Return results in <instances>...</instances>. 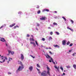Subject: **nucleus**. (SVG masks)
I'll use <instances>...</instances> for the list:
<instances>
[{"label": "nucleus", "mask_w": 76, "mask_h": 76, "mask_svg": "<svg viewBox=\"0 0 76 76\" xmlns=\"http://www.w3.org/2000/svg\"><path fill=\"white\" fill-rule=\"evenodd\" d=\"M18 64H21V66H19L18 68V70L16 71L17 73H18V72H20V71H21L22 70V69H23L24 68L23 65V64H22V62L19 61H18Z\"/></svg>", "instance_id": "1"}, {"label": "nucleus", "mask_w": 76, "mask_h": 76, "mask_svg": "<svg viewBox=\"0 0 76 76\" xmlns=\"http://www.w3.org/2000/svg\"><path fill=\"white\" fill-rule=\"evenodd\" d=\"M41 75L42 76H47V74H46V71H44L41 73Z\"/></svg>", "instance_id": "2"}, {"label": "nucleus", "mask_w": 76, "mask_h": 76, "mask_svg": "<svg viewBox=\"0 0 76 76\" xmlns=\"http://www.w3.org/2000/svg\"><path fill=\"white\" fill-rule=\"evenodd\" d=\"M47 69L48 71L47 72V74H48L49 76H50V68H49V67H48V66L47 67Z\"/></svg>", "instance_id": "3"}, {"label": "nucleus", "mask_w": 76, "mask_h": 76, "mask_svg": "<svg viewBox=\"0 0 76 76\" xmlns=\"http://www.w3.org/2000/svg\"><path fill=\"white\" fill-rule=\"evenodd\" d=\"M66 40H63L62 41V45H66Z\"/></svg>", "instance_id": "4"}, {"label": "nucleus", "mask_w": 76, "mask_h": 76, "mask_svg": "<svg viewBox=\"0 0 76 76\" xmlns=\"http://www.w3.org/2000/svg\"><path fill=\"white\" fill-rule=\"evenodd\" d=\"M1 39H0V41H2V42H6V40H5V39H4V38H1Z\"/></svg>", "instance_id": "5"}, {"label": "nucleus", "mask_w": 76, "mask_h": 76, "mask_svg": "<svg viewBox=\"0 0 76 76\" xmlns=\"http://www.w3.org/2000/svg\"><path fill=\"white\" fill-rule=\"evenodd\" d=\"M46 17H42L40 19V20H45V19H46Z\"/></svg>", "instance_id": "6"}, {"label": "nucleus", "mask_w": 76, "mask_h": 76, "mask_svg": "<svg viewBox=\"0 0 76 76\" xmlns=\"http://www.w3.org/2000/svg\"><path fill=\"white\" fill-rule=\"evenodd\" d=\"M15 25H16L15 23H14L12 24V25H10V28H12V27H13V26H15Z\"/></svg>", "instance_id": "7"}, {"label": "nucleus", "mask_w": 76, "mask_h": 76, "mask_svg": "<svg viewBox=\"0 0 76 76\" xmlns=\"http://www.w3.org/2000/svg\"><path fill=\"white\" fill-rule=\"evenodd\" d=\"M33 69V66H31L30 67H29V69L30 70V71L31 72L32 71V69Z\"/></svg>", "instance_id": "8"}, {"label": "nucleus", "mask_w": 76, "mask_h": 76, "mask_svg": "<svg viewBox=\"0 0 76 76\" xmlns=\"http://www.w3.org/2000/svg\"><path fill=\"white\" fill-rule=\"evenodd\" d=\"M21 58L22 60H23L24 58V57L23 56V54H21Z\"/></svg>", "instance_id": "9"}, {"label": "nucleus", "mask_w": 76, "mask_h": 76, "mask_svg": "<svg viewBox=\"0 0 76 76\" xmlns=\"http://www.w3.org/2000/svg\"><path fill=\"white\" fill-rule=\"evenodd\" d=\"M53 46H54V47H55V48H56V47H57L58 48H60V46H59V45H54Z\"/></svg>", "instance_id": "10"}, {"label": "nucleus", "mask_w": 76, "mask_h": 76, "mask_svg": "<svg viewBox=\"0 0 76 76\" xmlns=\"http://www.w3.org/2000/svg\"><path fill=\"white\" fill-rule=\"evenodd\" d=\"M30 44H32L34 46V47H36V45H35V43H34V42H31Z\"/></svg>", "instance_id": "11"}, {"label": "nucleus", "mask_w": 76, "mask_h": 76, "mask_svg": "<svg viewBox=\"0 0 76 76\" xmlns=\"http://www.w3.org/2000/svg\"><path fill=\"white\" fill-rule=\"evenodd\" d=\"M67 29H70V30H71V31H72V32H73V31H74L73 30V29L71 28H70L69 27H67Z\"/></svg>", "instance_id": "12"}, {"label": "nucleus", "mask_w": 76, "mask_h": 76, "mask_svg": "<svg viewBox=\"0 0 76 76\" xmlns=\"http://www.w3.org/2000/svg\"><path fill=\"white\" fill-rule=\"evenodd\" d=\"M29 40L30 41H35L34 40V39L33 38H30L29 39Z\"/></svg>", "instance_id": "13"}, {"label": "nucleus", "mask_w": 76, "mask_h": 76, "mask_svg": "<svg viewBox=\"0 0 76 76\" xmlns=\"http://www.w3.org/2000/svg\"><path fill=\"white\" fill-rule=\"evenodd\" d=\"M43 11H46V12H49V10L48 9H44Z\"/></svg>", "instance_id": "14"}, {"label": "nucleus", "mask_w": 76, "mask_h": 76, "mask_svg": "<svg viewBox=\"0 0 76 76\" xmlns=\"http://www.w3.org/2000/svg\"><path fill=\"white\" fill-rule=\"evenodd\" d=\"M54 67L56 69L58 70V71H59V69H58V68L57 66H56V65H55Z\"/></svg>", "instance_id": "15"}, {"label": "nucleus", "mask_w": 76, "mask_h": 76, "mask_svg": "<svg viewBox=\"0 0 76 76\" xmlns=\"http://www.w3.org/2000/svg\"><path fill=\"white\" fill-rule=\"evenodd\" d=\"M4 26H6V24H4V25H2L1 27H0V29L2 28L3 27H4Z\"/></svg>", "instance_id": "16"}, {"label": "nucleus", "mask_w": 76, "mask_h": 76, "mask_svg": "<svg viewBox=\"0 0 76 76\" xmlns=\"http://www.w3.org/2000/svg\"><path fill=\"white\" fill-rule=\"evenodd\" d=\"M73 67H74V69H76V65L75 64H74L73 65Z\"/></svg>", "instance_id": "17"}, {"label": "nucleus", "mask_w": 76, "mask_h": 76, "mask_svg": "<svg viewBox=\"0 0 76 76\" xmlns=\"http://www.w3.org/2000/svg\"><path fill=\"white\" fill-rule=\"evenodd\" d=\"M8 52L9 53L8 54V55L9 56V55L10 53H11L12 52H11V51H10V50H8Z\"/></svg>", "instance_id": "18"}, {"label": "nucleus", "mask_w": 76, "mask_h": 76, "mask_svg": "<svg viewBox=\"0 0 76 76\" xmlns=\"http://www.w3.org/2000/svg\"><path fill=\"white\" fill-rule=\"evenodd\" d=\"M37 67L38 68H40V66H39V64H37Z\"/></svg>", "instance_id": "19"}, {"label": "nucleus", "mask_w": 76, "mask_h": 76, "mask_svg": "<svg viewBox=\"0 0 76 76\" xmlns=\"http://www.w3.org/2000/svg\"><path fill=\"white\" fill-rule=\"evenodd\" d=\"M16 28H19V26H15L14 27V29H16Z\"/></svg>", "instance_id": "20"}, {"label": "nucleus", "mask_w": 76, "mask_h": 76, "mask_svg": "<svg viewBox=\"0 0 76 76\" xmlns=\"http://www.w3.org/2000/svg\"><path fill=\"white\" fill-rule=\"evenodd\" d=\"M46 57L47 58H50V56L48 55H47V56H46Z\"/></svg>", "instance_id": "21"}, {"label": "nucleus", "mask_w": 76, "mask_h": 76, "mask_svg": "<svg viewBox=\"0 0 76 76\" xmlns=\"http://www.w3.org/2000/svg\"><path fill=\"white\" fill-rule=\"evenodd\" d=\"M40 13H41V11L40 10H39L37 12V14H39Z\"/></svg>", "instance_id": "22"}, {"label": "nucleus", "mask_w": 76, "mask_h": 76, "mask_svg": "<svg viewBox=\"0 0 76 76\" xmlns=\"http://www.w3.org/2000/svg\"><path fill=\"white\" fill-rule=\"evenodd\" d=\"M53 25H58L57 23L54 22L53 23Z\"/></svg>", "instance_id": "23"}, {"label": "nucleus", "mask_w": 76, "mask_h": 76, "mask_svg": "<svg viewBox=\"0 0 76 76\" xmlns=\"http://www.w3.org/2000/svg\"><path fill=\"white\" fill-rule=\"evenodd\" d=\"M6 47H9V44L5 43Z\"/></svg>", "instance_id": "24"}, {"label": "nucleus", "mask_w": 76, "mask_h": 76, "mask_svg": "<svg viewBox=\"0 0 76 76\" xmlns=\"http://www.w3.org/2000/svg\"><path fill=\"white\" fill-rule=\"evenodd\" d=\"M60 69H61V70H62V72H63V70H64V69H63V67H60Z\"/></svg>", "instance_id": "25"}, {"label": "nucleus", "mask_w": 76, "mask_h": 76, "mask_svg": "<svg viewBox=\"0 0 76 76\" xmlns=\"http://www.w3.org/2000/svg\"><path fill=\"white\" fill-rule=\"evenodd\" d=\"M70 42L69 41L68 42H67L66 44L67 45H69V44H70Z\"/></svg>", "instance_id": "26"}, {"label": "nucleus", "mask_w": 76, "mask_h": 76, "mask_svg": "<svg viewBox=\"0 0 76 76\" xmlns=\"http://www.w3.org/2000/svg\"><path fill=\"white\" fill-rule=\"evenodd\" d=\"M62 18L65 21H66V19L65 17H62Z\"/></svg>", "instance_id": "27"}, {"label": "nucleus", "mask_w": 76, "mask_h": 76, "mask_svg": "<svg viewBox=\"0 0 76 76\" xmlns=\"http://www.w3.org/2000/svg\"><path fill=\"white\" fill-rule=\"evenodd\" d=\"M71 22L72 23H74V21L72 20H71Z\"/></svg>", "instance_id": "28"}, {"label": "nucleus", "mask_w": 76, "mask_h": 76, "mask_svg": "<svg viewBox=\"0 0 76 76\" xmlns=\"http://www.w3.org/2000/svg\"><path fill=\"white\" fill-rule=\"evenodd\" d=\"M73 45V43H71L69 45V47H72Z\"/></svg>", "instance_id": "29"}, {"label": "nucleus", "mask_w": 76, "mask_h": 76, "mask_svg": "<svg viewBox=\"0 0 76 76\" xmlns=\"http://www.w3.org/2000/svg\"><path fill=\"white\" fill-rule=\"evenodd\" d=\"M35 42H36V45H37L38 46H39L38 44V43L37 42V41H36Z\"/></svg>", "instance_id": "30"}, {"label": "nucleus", "mask_w": 76, "mask_h": 76, "mask_svg": "<svg viewBox=\"0 0 76 76\" xmlns=\"http://www.w3.org/2000/svg\"><path fill=\"white\" fill-rule=\"evenodd\" d=\"M56 34H57V35H59V34H60L59 33H58V32H57V31L56 32Z\"/></svg>", "instance_id": "31"}, {"label": "nucleus", "mask_w": 76, "mask_h": 76, "mask_svg": "<svg viewBox=\"0 0 76 76\" xmlns=\"http://www.w3.org/2000/svg\"><path fill=\"white\" fill-rule=\"evenodd\" d=\"M42 41H45V38H42Z\"/></svg>", "instance_id": "32"}, {"label": "nucleus", "mask_w": 76, "mask_h": 76, "mask_svg": "<svg viewBox=\"0 0 76 76\" xmlns=\"http://www.w3.org/2000/svg\"><path fill=\"white\" fill-rule=\"evenodd\" d=\"M10 60H12V58H9L8 61H10Z\"/></svg>", "instance_id": "33"}, {"label": "nucleus", "mask_w": 76, "mask_h": 76, "mask_svg": "<svg viewBox=\"0 0 76 76\" xmlns=\"http://www.w3.org/2000/svg\"><path fill=\"white\" fill-rule=\"evenodd\" d=\"M36 69H37L38 72H39L40 71V70H39V69H38V68H37Z\"/></svg>", "instance_id": "34"}, {"label": "nucleus", "mask_w": 76, "mask_h": 76, "mask_svg": "<svg viewBox=\"0 0 76 76\" xmlns=\"http://www.w3.org/2000/svg\"><path fill=\"white\" fill-rule=\"evenodd\" d=\"M76 54V53H73V54H72V56H75V54Z\"/></svg>", "instance_id": "35"}, {"label": "nucleus", "mask_w": 76, "mask_h": 76, "mask_svg": "<svg viewBox=\"0 0 76 76\" xmlns=\"http://www.w3.org/2000/svg\"><path fill=\"white\" fill-rule=\"evenodd\" d=\"M11 54L13 55L14 54V52H11Z\"/></svg>", "instance_id": "36"}, {"label": "nucleus", "mask_w": 76, "mask_h": 76, "mask_svg": "<svg viewBox=\"0 0 76 76\" xmlns=\"http://www.w3.org/2000/svg\"><path fill=\"white\" fill-rule=\"evenodd\" d=\"M39 26V24L38 23H37V26Z\"/></svg>", "instance_id": "37"}, {"label": "nucleus", "mask_w": 76, "mask_h": 76, "mask_svg": "<svg viewBox=\"0 0 76 76\" xmlns=\"http://www.w3.org/2000/svg\"><path fill=\"white\" fill-rule=\"evenodd\" d=\"M27 37H30V35H29V34H27Z\"/></svg>", "instance_id": "38"}, {"label": "nucleus", "mask_w": 76, "mask_h": 76, "mask_svg": "<svg viewBox=\"0 0 76 76\" xmlns=\"http://www.w3.org/2000/svg\"><path fill=\"white\" fill-rule=\"evenodd\" d=\"M53 32H51L50 33V35H53Z\"/></svg>", "instance_id": "39"}, {"label": "nucleus", "mask_w": 76, "mask_h": 76, "mask_svg": "<svg viewBox=\"0 0 76 76\" xmlns=\"http://www.w3.org/2000/svg\"><path fill=\"white\" fill-rule=\"evenodd\" d=\"M49 39H52V37H50L49 38Z\"/></svg>", "instance_id": "40"}, {"label": "nucleus", "mask_w": 76, "mask_h": 76, "mask_svg": "<svg viewBox=\"0 0 76 76\" xmlns=\"http://www.w3.org/2000/svg\"><path fill=\"white\" fill-rule=\"evenodd\" d=\"M4 58H5V59H6V60H7V58L5 56L4 57Z\"/></svg>", "instance_id": "41"}, {"label": "nucleus", "mask_w": 76, "mask_h": 76, "mask_svg": "<svg viewBox=\"0 0 76 76\" xmlns=\"http://www.w3.org/2000/svg\"><path fill=\"white\" fill-rule=\"evenodd\" d=\"M52 61V62H53V63L54 64H56V63H55V62L53 61Z\"/></svg>", "instance_id": "42"}, {"label": "nucleus", "mask_w": 76, "mask_h": 76, "mask_svg": "<svg viewBox=\"0 0 76 76\" xmlns=\"http://www.w3.org/2000/svg\"><path fill=\"white\" fill-rule=\"evenodd\" d=\"M66 67H67V68H70V66H66Z\"/></svg>", "instance_id": "43"}, {"label": "nucleus", "mask_w": 76, "mask_h": 76, "mask_svg": "<svg viewBox=\"0 0 76 76\" xmlns=\"http://www.w3.org/2000/svg\"><path fill=\"white\" fill-rule=\"evenodd\" d=\"M39 6H37V9H39Z\"/></svg>", "instance_id": "44"}, {"label": "nucleus", "mask_w": 76, "mask_h": 76, "mask_svg": "<svg viewBox=\"0 0 76 76\" xmlns=\"http://www.w3.org/2000/svg\"><path fill=\"white\" fill-rule=\"evenodd\" d=\"M11 74H12V73H11V72H8V75H10Z\"/></svg>", "instance_id": "45"}, {"label": "nucleus", "mask_w": 76, "mask_h": 76, "mask_svg": "<svg viewBox=\"0 0 76 76\" xmlns=\"http://www.w3.org/2000/svg\"><path fill=\"white\" fill-rule=\"evenodd\" d=\"M49 53H50V54H52V53L51 52L49 51Z\"/></svg>", "instance_id": "46"}, {"label": "nucleus", "mask_w": 76, "mask_h": 76, "mask_svg": "<svg viewBox=\"0 0 76 76\" xmlns=\"http://www.w3.org/2000/svg\"><path fill=\"white\" fill-rule=\"evenodd\" d=\"M4 62H5V59H4V60H3V63H4Z\"/></svg>", "instance_id": "47"}, {"label": "nucleus", "mask_w": 76, "mask_h": 76, "mask_svg": "<svg viewBox=\"0 0 76 76\" xmlns=\"http://www.w3.org/2000/svg\"><path fill=\"white\" fill-rule=\"evenodd\" d=\"M31 57L33 58H35V57H34L33 56H31Z\"/></svg>", "instance_id": "48"}, {"label": "nucleus", "mask_w": 76, "mask_h": 76, "mask_svg": "<svg viewBox=\"0 0 76 76\" xmlns=\"http://www.w3.org/2000/svg\"><path fill=\"white\" fill-rule=\"evenodd\" d=\"M50 60H52V61H53V58H50Z\"/></svg>", "instance_id": "49"}, {"label": "nucleus", "mask_w": 76, "mask_h": 76, "mask_svg": "<svg viewBox=\"0 0 76 76\" xmlns=\"http://www.w3.org/2000/svg\"><path fill=\"white\" fill-rule=\"evenodd\" d=\"M65 73H63V74H62V76H63L64 75H65Z\"/></svg>", "instance_id": "50"}, {"label": "nucleus", "mask_w": 76, "mask_h": 76, "mask_svg": "<svg viewBox=\"0 0 76 76\" xmlns=\"http://www.w3.org/2000/svg\"><path fill=\"white\" fill-rule=\"evenodd\" d=\"M38 72H38V73H39V74L41 73V72H40V71H38Z\"/></svg>", "instance_id": "51"}, {"label": "nucleus", "mask_w": 76, "mask_h": 76, "mask_svg": "<svg viewBox=\"0 0 76 76\" xmlns=\"http://www.w3.org/2000/svg\"><path fill=\"white\" fill-rule=\"evenodd\" d=\"M71 51H72V50H69V53H70V52H71Z\"/></svg>", "instance_id": "52"}, {"label": "nucleus", "mask_w": 76, "mask_h": 76, "mask_svg": "<svg viewBox=\"0 0 76 76\" xmlns=\"http://www.w3.org/2000/svg\"><path fill=\"white\" fill-rule=\"evenodd\" d=\"M46 50H48V48H46Z\"/></svg>", "instance_id": "53"}, {"label": "nucleus", "mask_w": 76, "mask_h": 76, "mask_svg": "<svg viewBox=\"0 0 76 76\" xmlns=\"http://www.w3.org/2000/svg\"><path fill=\"white\" fill-rule=\"evenodd\" d=\"M49 62H51V61L50 60L49 61Z\"/></svg>", "instance_id": "54"}, {"label": "nucleus", "mask_w": 76, "mask_h": 76, "mask_svg": "<svg viewBox=\"0 0 76 76\" xmlns=\"http://www.w3.org/2000/svg\"><path fill=\"white\" fill-rule=\"evenodd\" d=\"M49 49H51V48L50 47H49Z\"/></svg>", "instance_id": "55"}, {"label": "nucleus", "mask_w": 76, "mask_h": 76, "mask_svg": "<svg viewBox=\"0 0 76 76\" xmlns=\"http://www.w3.org/2000/svg\"><path fill=\"white\" fill-rule=\"evenodd\" d=\"M55 13H57V12L55 11Z\"/></svg>", "instance_id": "56"}, {"label": "nucleus", "mask_w": 76, "mask_h": 76, "mask_svg": "<svg viewBox=\"0 0 76 76\" xmlns=\"http://www.w3.org/2000/svg\"><path fill=\"white\" fill-rule=\"evenodd\" d=\"M7 63L8 64V63H9V61H7Z\"/></svg>", "instance_id": "57"}, {"label": "nucleus", "mask_w": 76, "mask_h": 76, "mask_svg": "<svg viewBox=\"0 0 76 76\" xmlns=\"http://www.w3.org/2000/svg\"><path fill=\"white\" fill-rule=\"evenodd\" d=\"M0 63H3V61H0Z\"/></svg>", "instance_id": "58"}, {"label": "nucleus", "mask_w": 76, "mask_h": 76, "mask_svg": "<svg viewBox=\"0 0 76 76\" xmlns=\"http://www.w3.org/2000/svg\"><path fill=\"white\" fill-rule=\"evenodd\" d=\"M3 59H4V58H1V59H2V60H3Z\"/></svg>", "instance_id": "59"}, {"label": "nucleus", "mask_w": 76, "mask_h": 76, "mask_svg": "<svg viewBox=\"0 0 76 76\" xmlns=\"http://www.w3.org/2000/svg\"><path fill=\"white\" fill-rule=\"evenodd\" d=\"M21 13V12H18V14H19V13Z\"/></svg>", "instance_id": "60"}, {"label": "nucleus", "mask_w": 76, "mask_h": 76, "mask_svg": "<svg viewBox=\"0 0 76 76\" xmlns=\"http://www.w3.org/2000/svg\"><path fill=\"white\" fill-rule=\"evenodd\" d=\"M55 62H56V64H57V62H56V61H55Z\"/></svg>", "instance_id": "61"}, {"label": "nucleus", "mask_w": 76, "mask_h": 76, "mask_svg": "<svg viewBox=\"0 0 76 76\" xmlns=\"http://www.w3.org/2000/svg\"><path fill=\"white\" fill-rule=\"evenodd\" d=\"M31 37H33V35H31Z\"/></svg>", "instance_id": "62"}, {"label": "nucleus", "mask_w": 76, "mask_h": 76, "mask_svg": "<svg viewBox=\"0 0 76 76\" xmlns=\"http://www.w3.org/2000/svg\"><path fill=\"white\" fill-rule=\"evenodd\" d=\"M49 29H50V27H48Z\"/></svg>", "instance_id": "63"}, {"label": "nucleus", "mask_w": 76, "mask_h": 76, "mask_svg": "<svg viewBox=\"0 0 76 76\" xmlns=\"http://www.w3.org/2000/svg\"><path fill=\"white\" fill-rule=\"evenodd\" d=\"M60 76V75H58V76Z\"/></svg>", "instance_id": "64"}]
</instances>
